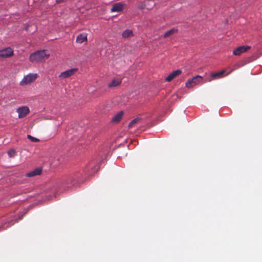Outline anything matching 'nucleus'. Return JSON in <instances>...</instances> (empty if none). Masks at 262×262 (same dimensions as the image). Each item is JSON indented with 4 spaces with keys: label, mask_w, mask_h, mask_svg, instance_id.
<instances>
[{
    "label": "nucleus",
    "mask_w": 262,
    "mask_h": 262,
    "mask_svg": "<svg viewBox=\"0 0 262 262\" xmlns=\"http://www.w3.org/2000/svg\"><path fill=\"white\" fill-rule=\"evenodd\" d=\"M177 31H178L177 29L173 28V29H170V30L168 31L167 32H166L163 35V37L164 38L168 37L171 36L172 35L174 34V33H177Z\"/></svg>",
    "instance_id": "15"
},
{
    "label": "nucleus",
    "mask_w": 262,
    "mask_h": 262,
    "mask_svg": "<svg viewBox=\"0 0 262 262\" xmlns=\"http://www.w3.org/2000/svg\"><path fill=\"white\" fill-rule=\"evenodd\" d=\"M122 37L127 38L133 36V31L130 30H126L122 34Z\"/></svg>",
    "instance_id": "16"
},
{
    "label": "nucleus",
    "mask_w": 262,
    "mask_h": 262,
    "mask_svg": "<svg viewBox=\"0 0 262 262\" xmlns=\"http://www.w3.org/2000/svg\"><path fill=\"white\" fill-rule=\"evenodd\" d=\"M143 8H144V7H142V6L140 7V8H141V9H143Z\"/></svg>",
    "instance_id": "22"
},
{
    "label": "nucleus",
    "mask_w": 262,
    "mask_h": 262,
    "mask_svg": "<svg viewBox=\"0 0 262 262\" xmlns=\"http://www.w3.org/2000/svg\"><path fill=\"white\" fill-rule=\"evenodd\" d=\"M67 0H56V2L57 3H60L62 2H66Z\"/></svg>",
    "instance_id": "20"
},
{
    "label": "nucleus",
    "mask_w": 262,
    "mask_h": 262,
    "mask_svg": "<svg viewBox=\"0 0 262 262\" xmlns=\"http://www.w3.org/2000/svg\"><path fill=\"white\" fill-rule=\"evenodd\" d=\"M37 77V74L30 73L24 77L20 82V85H26L31 83L36 80Z\"/></svg>",
    "instance_id": "2"
},
{
    "label": "nucleus",
    "mask_w": 262,
    "mask_h": 262,
    "mask_svg": "<svg viewBox=\"0 0 262 262\" xmlns=\"http://www.w3.org/2000/svg\"><path fill=\"white\" fill-rule=\"evenodd\" d=\"M50 54L47 53L46 50L37 51L32 53L29 57V60L31 62H42L48 59Z\"/></svg>",
    "instance_id": "1"
},
{
    "label": "nucleus",
    "mask_w": 262,
    "mask_h": 262,
    "mask_svg": "<svg viewBox=\"0 0 262 262\" xmlns=\"http://www.w3.org/2000/svg\"><path fill=\"white\" fill-rule=\"evenodd\" d=\"M125 6V4L121 2L115 3L113 5L111 11L112 12H120L123 10Z\"/></svg>",
    "instance_id": "7"
},
{
    "label": "nucleus",
    "mask_w": 262,
    "mask_h": 262,
    "mask_svg": "<svg viewBox=\"0 0 262 262\" xmlns=\"http://www.w3.org/2000/svg\"><path fill=\"white\" fill-rule=\"evenodd\" d=\"M225 73V70H223L217 73H212L210 74V78L208 79V81L210 82L213 80L220 79L223 77V74Z\"/></svg>",
    "instance_id": "8"
},
{
    "label": "nucleus",
    "mask_w": 262,
    "mask_h": 262,
    "mask_svg": "<svg viewBox=\"0 0 262 262\" xmlns=\"http://www.w3.org/2000/svg\"><path fill=\"white\" fill-rule=\"evenodd\" d=\"M249 49H250V47L249 46H241L236 48L233 51V54L236 56H238L246 52Z\"/></svg>",
    "instance_id": "9"
},
{
    "label": "nucleus",
    "mask_w": 262,
    "mask_h": 262,
    "mask_svg": "<svg viewBox=\"0 0 262 262\" xmlns=\"http://www.w3.org/2000/svg\"><path fill=\"white\" fill-rule=\"evenodd\" d=\"M141 120V118L139 117H137L133 119L128 124V127H132L135 124Z\"/></svg>",
    "instance_id": "17"
},
{
    "label": "nucleus",
    "mask_w": 262,
    "mask_h": 262,
    "mask_svg": "<svg viewBox=\"0 0 262 262\" xmlns=\"http://www.w3.org/2000/svg\"><path fill=\"white\" fill-rule=\"evenodd\" d=\"M16 112L19 118H23L30 113V109L27 106H21L16 109Z\"/></svg>",
    "instance_id": "5"
},
{
    "label": "nucleus",
    "mask_w": 262,
    "mask_h": 262,
    "mask_svg": "<svg viewBox=\"0 0 262 262\" xmlns=\"http://www.w3.org/2000/svg\"><path fill=\"white\" fill-rule=\"evenodd\" d=\"M122 82V79L119 78H114L108 84V87L110 88L116 87L119 85Z\"/></svg>",
    "instance_id": "12"
},
{
    "label": "nucleus",
    "mask_w": 262,
    "mask_h": 262,
    "mask_svg": "<svg viewBox=\"0 0 262 262\" xmlns=\"http://www.w3.org/2000/svg\"><path fill=\"white\" fill-rule=\"evenodd\" d=\"M77 69L73 68L67 71H65L60 73L59 75V77L61 79H65L70 77V76L73 75L77 71Z\"/></svg>",
    "instance_id": "6"
},
{
    "label": "nucleus",
    "mask_w": 262,
    "mask_h": 262,
    "mask_svg": "<svg viewBox=\"0 0 262 262\" xmlns=\"http://www.w3.org/2000/svg\"><path fill=\"white\" fill-rule=\"evenodd\" d=\"M7 154H8L9 157L10 158H13L16 155V151L14 149H11L7 152Z\"/></svg>",
    "instance_id": "18"
},
{
    "label": "nucleus",
    "mask_w": 262,
    "mask_h": 262,
    "mask_svg": "<svg viewBox=\"0 0 262 262\" xmlns=\"http://www.w3.org/2000/svg\"><path fill=\"white\" fill-rule=\"evenodd\" d=\"M203 78L200 75H197L192 78L189 79L185 84V85L188 88H191L194 85L199 84L202 80Z\"/></svg>",
    "instance_id": "3"
},
{
    "label": "nucleus",
    "mask_w": 262,
    "mask_h": 262,
    "mask_svg": "<svg viewBox=\"0 0 262 262\" xmlns=\"http://www.w3.org/2000/svg\"><path fill=\"white\" fill-rule=\"evenodd\" d=\"M14 54L13 50L10 48H6L2 50H0V58H9L12 56Z\"/></svg>",
    "instance_id": "4"
},
{
    "label": "nucleus",
    "mask_w": 262,
    "mask_h": 262,
    "mask_svg": "<svg viewBox=\"0 0 262 262\" xmlns=\"http://www.w3.org/2000/svg\"><path fill=\"white\" fill-rule=\"evenodd\" d=\"M28 138L30 140L33 142H37L39 141V140L35 137H32V136L28 135L27 136Z\"/></svg>",
    "instance_id": "19"
},
{
    "label": "nucleus",
    "mask_w": 262,
    "mask_h": 262,
    "mask_svg": "<svg viewBox=\"0 0 262 262\" xmlns=\"http://www.w3.org/2000/svg\"><path fill=\"white\" fill-rule=\"evenodd\" d=\"M123 115V112L122 111L119 112L112 118V121L115 123L119 122L122 119Z\"/></svg>",
    "instance_id": "14"
},
{
    "label": "nucleus",
    "mask_w": 262,
    "mask_h": 262,
    "mask_svg": "<svg viewBox=\"0 0 262 262\" xmlns=\"http://www.w3.org/2000/svg\"><path fill=\"white\" fill-rule=\"evenodd\" d=\"M182 73L181 70H177L172 73H171L165 79L167 81H170L173 79L175 77L179 76Z\"/></svg>",
    "instance_id": "11"
},
{
    "label": "nucleus",
    "mask_w": 262,
    "mask_h": 262,
    "mask_svg": "<svg viewBox=\"0 0 262 262\" xmlns=\"http://www.w3.org/2000/svg\"><path fill=\"white\" fill-rule=\"evenodd\" d=\"M87 41V34L85 33H83L80 34L77 36L76 38V42L79 43H82L84 41Z\"/></svg>",
    "instance_id": "13"
},
{
    "label": "nucleus",
    "mask_w": 262,
    "mask_h": 262,
    "mask_svg": "<svg viewBox=\"0 0 262 262\" xmlns=\"http://www.w3.org/2000/svg\"><path fill=\"white\" fill-rule=\"evenodd\" d=\"M42 168L37 167L32 171L27 173L26 176L27 177H33L36 176H39L41 173Z\"/></svg>",
    "instance_id": "10"
},
{
    "label": "nucleus",
    "mask_w": 262,
    "mask_h": 262,
    "mask_svg": "<svg viewBox=\"0 0 262 262\" xmlns=\"http://www.w3.org/2000/svg\"><path fill=\"white\" fill-rule=\"evenodd\" d=\"M13 224V223H11L10 224H9V225H7V226H4V228L5 229H6L7 228L11 226V225H12Z\"/></svg>",
    "instance_id": "21"
}]
</instances>
